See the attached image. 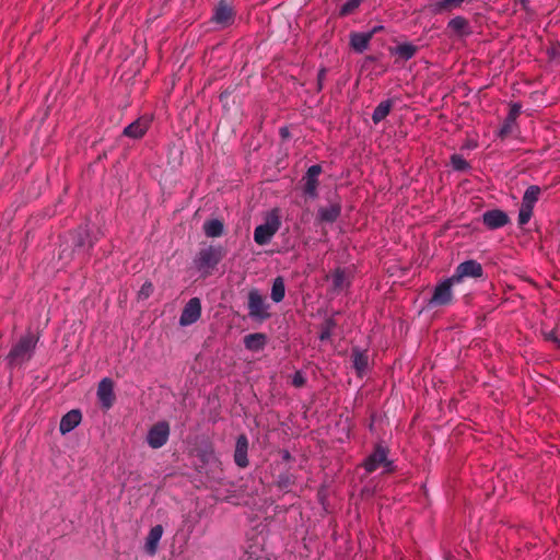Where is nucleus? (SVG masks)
Segmentation results:
<instances>
[{
    "label": "nucleus",
    "instance_id": "37",
    "mask_svg": "<svg viewBox=\"0 0 560 560\" xmlns=\"http://www.w3.org/2000/svg\"><path fill=\"white\" fill-rule=\"evenodd\" d=\"M546 338L548 340H551V341L558 343V346H560V342H559L558 338L556 337L555 331H549L548 334H546Z\"/></svg>",
    "mask_w": 560,
    "mask_h": 560
},
{
    "label": "nucleus",
    "instance_id": "35",
    "mask_svg": "<svg viewBox=\"0 0 560 560\" xmlns=\"http://www.w3.org/2000/svg\"><path fill=\"white\" fill-rule=\"evenodd\" d=\"M306 382V377L301 371H296L292 376V385L294 387H302Z\"/></svg>",
    "mask_w": 560,
    "mask_h": 560
},
{
    "label": "nucleus",
    "instance_id": "30",
    "mask_svg": "<svg viewBox=\"0 0 560 560\" xmlns=\"http://www.w3.org/2000/svg\"><path fill=\"white\" fill-rule=\"evenodd\" d=\"M416 51L417 47L415 45L411 43H404L395 47L392 50V54L399 56L404 60H409L416 55Z\"/></svg>",
    "mask_w": 560,
    "mask_h": 560
},
{
    "label": "nucleus",
    "instance_id": "32",
    "mask_svg": "<svg viewBox=\"0 0 560 560\" xmlns=\"http://www.w3.org/2000/svg\"><path fill=\"white\" fill-rule=\"evenodd\" d=\"M533 208L521 205L517 218L518 225L523 226L529 222L533 215Z\"/></svg>",
    "mask_w": 560,
    "mask_h": 560
},
{
    "label": "nucleus",
    "instance_id": "5",
    "mask_svg": "<svg viewBox=\"0 0 560 560\" xmlns=\"http://www.w3.org/2000/svg\"><path fill=\"white\" fill-rule=\"evenodd\" d=\"M454 284L457 283L455 280H453L452 277L439 282L433 290V294L429 301V305L432 307L448 305L453 300L452 287Z\"/></svg>",
    "mask_w": 560,
    "mask_h": 560
},
{
    "label": "nucleus",
    "instance_id": "25",
    "mask_svg": "<svg viewBox=\"0 0 560 560\" xmlns=\"http://www.w3.org/2000/svg\"><path fill=\"white\" fill-rule=\"evenodd\" d=\"M332 287L335 290H342L350 284L349 275L346 269L337 268L331 273Z\"/></svg>",
    "mask_w": 560,
    "mask_h": 560
},
{
    "label": "nucleus",
    "instance_id": "23",
    "mask_svg": "<svg viewBox=\"0 0 560 560\" xmlns=\"http://www.w3.org/2000/svg\"><path fill=\"white\" fill-rule=\"evenodd\" d=\"M447 28L458 36H465L470 34L468 21L459 15L451 19L447 22Z\"/></svg>",
    "mask_w": 560,
    "mask_h": 560
},
{
    "label": "nucleus",
    "instance_id": "33",
    "mask_svg": "<svg viewBox=\"0 0 560 560\" xmlns=\"http://www.w3.org/2000/svg\"><path fill=\"white\" fill-rule=\"evenodd\" d=\"M153 293V284L150 281H145L140 290L138 291V299L139 300H147L151 296Z\"/></svg>",
    "mask_w": 560,
    "mask_h": 560
},
{
    "label": "nucleus",
    "instance_id": "21",
    "mask_svg": "<svg viewBox=\"0 0 560 560\" xmlns=\"http://www.w3.org/2000/svg\"><path fill=\"white\" fill-rule=\"evenodd\" d=\"M520 113H521V105L513 104L510 108L509 115L506 116L502 126L499 129V136L501 138H505L506 136H509L512 132L514 125H515V120H516L517 116L520 115Z\"/></svg>",
    "mask_w": 560,
    "mask_h": 560
},
{
    "label": "nucleus",
    "instance_id": "15",
    "mask_svg": "<svg viewBox=\"0 0 560 560\" xmlns=\"http://www.w3.org/2000/svg\"><path fill=\"white\" fill-rule=\"evenodd\" d=\"M212 21L221 27L231 25L234 21L232 8L225 2H220L213 12Z\"/></svg>",
    "mask_w": 560,
    "mask_h": 560
},
{
    "label": "nucleus",
    "instance_id": "34",
    "mask_svg": "<svg viewBox=\"0 0 560 560\" xmlns=\"http://www.w3.org/2000/svg\"><path fill=\"white\" fill-rule=\"evenodd\" d=\"M360 3H361V0H348L342 4V7L340 9V13L342 15L350 14L360 5Z\"/></svg>",
    "mask_w": 560,
    "mask_h": 560
},
{
    "label": "nucleus",
    "instance_id": "20",
    "mask_svg": "<svg viewBox=\"0 0 560 560\" xmlns=\"http://www.w3.org/2000/svg\"><path fill=\"white\" fill-rule=\"evenodd\" d=\"M340 213L341 206L338 202H332L318 209L317 219L320 222L332 223L339 218Z\"/></svg>",
    "mask_w": 560,
    "mask_h": 560
},
{
    "label": "nucleus",
    "instance_id": "11",
    "mask_svg": "<svg viewBox=\"0 0 560 560\" xmlns=\"http://www.w3.org/2000/svg\"><path fill=\"white\" fill-rule=\"evenodd\" d=\"M510 222V218L506 212L500 209H492L483 212L482 223L489 230H498L505 226Z\"/></svg>",
    "mask_w": 560,
    "mask_h": 560
},
{
    "label": "nucleus",
    "instance_id": "16",
    "mask_svg": "<svg viewBox=\"0 0 560 560\" xmlns=\"http://www.w3.org/2000/svg\"><path fill=\"white\" fill-rule=\"evenodd\" d=\"M247 452H248V440L244 434H241L236 439L235 451H234V462L241 468H245L248 466Z\"/></svg>",
    "mask_w": 560,
    "mask_h": 560
},
{
    "label": "nucleus",
    "instance_id": "38",
    "mask_svg": "<svg viewBox=\"0 0 560 560\" xmlns=\"http://www.w3.org/2000/svg\"><path fill=\"white\" fill-rule=\"evenodd\" d=\"M520 1H521L523 7H526V3L528 2V0H520Z\"/></svg>",
    "mask_w": 560,
    "mask_h": 560
},
{
    "label": "nucleus",
    "instance_id": "39",
    "mask_svg": "<svg viewBox=\"0 0 560 560\" xmlns=\"http://www.w3.org/2000/svg\"><path fill=\"white\" fill-rule=\"evenodd\" d=\"M281 135H282V136H285V135H287V129L282 128V129H281Z\"/></svg>",
    "mask_w": 560,
    "mask_h": 560
},
{
    "label": "nucleus",
    "instance_id": "3",
    "mask_svg": "<svg viewBox=\"0 0 560 560\" xmlns=\"http://www.w3.org/2000/svg\"><path fill=\"white\" fill-rule=\"evenodd\" d=\"M223 256L224 249L222 246L211 245L199 250L194 259V265L202 276H208L222 260Z\"/></svg>",
    "mask_w": 560,
    "mask_h": 560
},
{
    "label": "nucleus",
    "instance_id": "22",
    "mask_svg": "<svg viewBox=\"0 0 560 560\" xmlns=\"http://www.w3.org/2000/svg\"><path fill=\"white\" fill-rule=\"evenodd\" d=\"M267 343V337L261 332H254L244 337V346L247 350L259 351L262 350Z\"/></svg>",
    "mask_w": 560,
    "mask_h": 560
},
{
    "label": "nucleus",
    "instance_id": "12",
    "mask_svg": "<svg viewBox=\"0 0 560 560\" xmlns=\"http://www.w3.org/2000/svg\"><path fill=\"white\" fill-rule=\"evenodd\" d=\"M97 398L104 409H109L114 405V383L110 378L104 377L97 386Z\"/></svg>",
    "mask_w": 560,
    "mask_h": 560
},
{
    "label": "nucleus",
    "instance_id": "24",
    "mask_svg": "<svg viewBox=\"0 0 560 560\" xmlns=\"http://www.w3.org/2000/svg\"><path fill=\"white\" fill-rule=\"evenodd\" d=\"M352 362L359 375H363L369 366V357L366 352L355 348L352 350Z\"/></svg>",
    "mask_w": 560,
    "mask_h": 560
},
{
    "label": "nucleus",
    "instance_id": "2",
    "mask_svg": "<svg viewBox=\"0 0 560 560\" xmlns=\"http://www.w3.org/2000/svg\"><path fill=\"white\" fill-rule=\"evenodd\" d=\"M281 226V215L278 208L271 209L265 215V222L256 226L254 231V241L262 246L270 243L273 235Z\"/></svg>",
    "mask_w": 560,
    "mask_h": 560
},
{
    "label": "nucleus",
    "instance_id": "1",
    "mask_svg": "<svg viewBox=\"0 0 560 560\" xmlns=\"http://www.w3.org/2000/svg\"><path fill=\"white\" fill-rule=\"evenodd\" d=\"M36 343L37 338L33 334L27 332L23 335L7 355L9 365L20 366L30 361L33 357Z\"/></svg>",
    "mask_w": 560,
    "mask_h": 560
},
{
    "label": "nucleus",
    "instance_id": "26",
    "mask_svg": "<svg viewBox=\"0 0 560 560\" xmlns=\"http://www.w3.org/2000/svg\"><path fill=\"white\" fill-rule=\"evenodd\" d=\"M540 192H541V189L539 186L537 185H532L529 186L524 195H523V198H522V203L523 206H526V207H529V208H533L535 207L536 202L538 201L539 199V196H540Z\"/></svg>",
    "mask_w": 560,
    "mask_h": 560
},
{
    "label": "nucleus",
    "instance_id": "9",
    "mask_svg": "<svg viewBox=\"0 0 560 560\" xmlns=\"http://www.w3.org/2000/svg\"><path fill=\"white\" fill-rule=\"evenodd\" d=\"M322 173V166L318 164L312 165L307 168L302 178L303 192L305 196L315 199L317 197L318 177Z\"/></svg>",
    "mask_w": 560,
    "mask_h": 560
},
{
    "label": "nucleus",
    "instance_id": "17",
    "mask_svg": "<svg viewBox=\"0 0 560 560\" xmlns=\"http://www.w3.org/2000/svg\"><path fill=\"white\" fill-rule=\"evenodd\" d=\"M163 533L162 525H155L150 529L144 542V550L148 555L154 556L156 553Z\"/></svg>",
    "mask_w": 560,
    "mask_h": 560
},
{
    "label": "nucleus",
    "instance_id": "7",
    "mask_svg": "<svg viewBox=\"0 0 560 560\" xmlns=\"http://www.w3.org/2000/svg\"><path fill=\"white\" fill-rule=\"evenodd\" d=\"M482 276L483 268L481 264L477 260L469 259L460 262L451 277L456 283H460L465 278H481Z\"/></svg>",
    "mask_w": 560,
    "mask_h": 560
},
{
    "label": "nucleus",
    "instance_id": "36",
    "mask_svg": "<svg viewBox=\"0 0 560 560\" xmlns=\"http://www.w3.org/2000/svg\"><path fill=\"white\" fill-rule=\"evenodd\" d=\"M330 335H331V329H330V324H328L327 327L322 330V332L319 335V339L320 340L329 339Z\"/></svg>",
    "mask_w": 560,
    "mask_h": 560
},
{
    "label": "nucleus",
    "instance_id": "40",
    "mask_svg": "<svg viewBox=\"0 0 560 560\" xmlns=\"http://www.w3.org/2000/svg\"><path fill=\"white\" fill-rule=\"evenodd\" d=\"M324 75V70L319 72V79Z\"/></svg>",
    "mask_w": 560,
    "mask_h": 560
},
{
    "label": "nucleus",
    "instance_id": "29",
    "mask_svg": "<svg viewBox=\"0 0 560 560\" xmlns=\"http://www.w3.org/2000/svg\"><path fill=\"white\" fill-rule=\"evenodd\" d=\"M284 295H285L284 281L281 277H277L273 280L272 287H271V294H270L271 300L275 303H280L284 299Z\"/></svg>",
    "mask_w": 560,
    "mask_h": 560
},
{
    "label": "nucleus",
    "instance_id": "27",
    "mask_svg": "<svg viewBox=\"0 0 560 560\" xmlns=\"http://www.w3.org/2000/svg\"><path fill=\"white\" fill-rule=\"evenodd\" d=\"M224 225L218 219H212L203 223V232L208 237H219L223 234Z\"/></svg>",
    "mask_w": 560,
    "mask_h": 560
},
{
    "label": "nucleus",
    "instance_id": "14",
    "mask_svg": "<svg viewBox=\"0 0 560 560\" xmlns=\"http://www.w3.org/2000/svg\"><path fill=\"white\" fill-rule=\"evenodd\" d=\"M150 125L151 118L149 116H142L125 127L122 133L131 139H140L144 136Z\"/></svg>",
    "mask_w": 560,
    "mask_h": 560
},
{
    "label": "nucleus",
    "instance_id": "31",
    "mask_svg": "<svg viewBox=\"0 0 560 560\" xmlns=\"http://www.w3.org/2000/svg\"><path fill=\"white\" fill-rule=\"evenodd\" d=\"M451 164L452 167L458 172H464L469 168L468 162L459 154L452 155Z\"/></svg>",
    "mask_w": 560,
    "mask_h": 560
},
{
    "label": "nucleus",
    "instance_id": "13",
    "mask_svg": "<svg viewBox=\"0 0 560 560\" xmlns=\"http://www.w3.org/2000/svg\"><path fill=\"white\" fill-rule=\"evenodd\" d=\"M74 250L78 253H86L94 244V240L91 237L90 231L86 226L79 228L71 235Z\"/></svg>",
    "mask_w": 560,
    "mask_h": 560
},
{
    "label": "nucleus",
    "instance_id": "18",
    "mask_svg": "<svg viewBox=\"0 0 560 560\" xmlns=\"http://www.w3.org/2000/svg\"><path fill=\"white\" fill-rule=\"evenodd\" d=\"M82 415L80 410L72 409L67 412L60 420L59 430L61 434H67L74 430L81 422Z\"/></svg>",
    "mask_w": 560,
    "mask_h": 560
},
{
    "label": "nucleus",
    "instance_id": "10",
    "mask_svg": "<svg viewBox=\"0 0 560 560\" xmlns=\"http://www.w3.org/2000/svg\"><path fill=\"white\" fill-rule=\"evenodd\" d=\"M201 316V302L198 298L190 299L186 305L179 317L180 326H190L195 324Z\"/></svg>",
    "mask_w": 560,
    "mask_h": 560
},
{
    "label": "nucleus",
    "instance_id": "19",
    "mask_svg": "<svg viewBox=\"0 0 560 560\" xmlns=\"http://www.w3.org/2000/svg\"><path fill=\"white\" fill-rule=\"evenodd\" d=\"M380 27H374L371 32H363V33H353L350 36V45L357 52H363L368 46L369 43L373 36V34L378 30Z\"/></svg>",
    "mask_w": 560,
    "mask_h": 560
},
{
    "label": "nucleus",
    "instance_id": "8",
    "mask_svg": "<svg viewBox=\"0 0 560 560\" xmlns=\"http://www.w3.org/2000/svg\"><path fill=\"white\" fill-rule=\"evenodd\" d=\"M170 436V425L165 421L155 423L147 434V443L152 448H160L166 444Z\"/></svg>",
    "mask_w": 560,
    "mask_h": 560
},
{
    "label": "nucleus",
    "instance_id": "6",
    "mask_svg": "<svg viewBox=\"0 0 560 560\" xmlns=\"http://www.w3.org/2000/svg\"><path fill=\"white\" fill-rule=\"evenodd\" d=\"M269 305L258 290H250L248 293V315L252 319L265 320L270 317Z\"/></svg>",
    "mask_w": 560,
    "mask_h": 560
},
{
    "label": "nucleus",
    "instance_id": "28",
    "mask_svg": "<svg viewBox=\"0 0 560 560\" xmlns=\"http://www.w3.org/2000/svg\"><path fill=\"white\" fill-rule=\"evenodd\" d=\"M393 107V101L386 100L381 102L374 109L372 114V120L374 124L381 122L383 119L386 118V116L389 114L390 109Z\"/></svg>",
    "mask_w": 560,
    "mask_h": 560
},
{
    "label": "nucleus",
    "instance_id": "4",
    "mask_svg": "<svg viewBox=\"0 0 560 560\" xmlns=\"http://www.w3.org/2000/svg\"><path fill=\"white\" fill-rule=\"evenodd\" d=\"M393 463L388 459V450L382 445H376L373 453L370 454L364 463V469L368 474L383 468L385 472L392 471Z\"/></svg>",
    "mask_w": 560,
    "mask_h": 560
}]
</instances>
